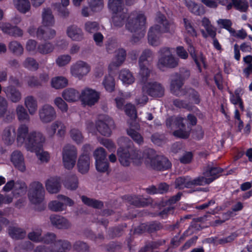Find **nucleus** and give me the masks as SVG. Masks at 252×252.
Wrapping results in <instances>:
<instances>
[{
    "label": "nucleus",
    "mask_w": 252,
    "mask_h": 252,
    "mask_svg": "<svg viewBox=\"0 0 252 252\" xmlns=\"http://www.w3.org/2000/svg\"><path fill=\"white\" fill-rule=\"evenodd\" d=\"M79 92L74 89L68 88L64 90L62 96L68 102H75L80 99Z\"/></svg>",
    "instance_id": "29"
},
{
    "label": "nucleus",
    "mask_w": 252,
    "mask_h": 252,
    "mask_svg": "<svg viewBox=\"0 0 252 252\" xmlns=\"http://www.w3.org/2000/svg\"><path fill=\"white\" fill-rule=\"evenodd\" d=\"M42 230L41 229L38 230L37 231H32L30 232L28 237V238L35 243H40L42 242Z\"/></svg>",
    "instance_id": "62"
},
{
    "label": "nucleus",
    "mask_w": 252,
    "mask_h": 252,
    "mask_svg": "<svg viewBox=\"0 0 252 252\" xmlns=\"http://www.w3.org/2000/svg\"><path fill=\"white\" fill-rule=\"evenodd\" d=\"M13 2L17 9L21 13H26L30 9L29 0H13Z\"/></svg>",
    "instance_id": "42"
},
{
    "label": "nucleus",
    "mask_w": 252,
    "mask_h": 252,
    "mask_svg": "<svg viewBox=\"0 0 252 252\" xmlns=\"http://www.w3.org/2000/svg\"><path fill=\"white\" fill-rule=\"evenodd\" d=\"M151 139L155 145L161 146L165 142V137L163 134L156 132L152 135Z\"/></svg>",
    "instance_id": "56"
},
{
    "label": "nucleus",
    "mask_w": 252,
    "mask_h": 252,
    "mask_svg": "<svg viewBox=\"0 0 252 252\" xmlns=\"http://www.w3.org/2000/svg\"><path fill=\"white\" fill-rule=\"evenodd\" d=\"M63 203L57 200L51 201L48 204L49 209L56 212L63 211Z\"/></svg>",
    "instance_id": "64"
},
{
    "label": "nucleus",
    "mask_w": 252,
    "mask_h": 252,
    "mask_svg": "<svg viewBox=\"0 0 252 252\" xmlns=\"http://www.w3.org/2000/svg\"><path fill=\"white\" fill-rule=\"evenodd\" d=\"M146 162H149L151 168L157 171H165L172 166L169 160L163 156L157 155L154 157L147 156Z\"/></svg>",
    "instance_id": "9"
},
{
    "label": "nucleus",
    "mask_w": 252,
    "mask_h": 252,
    "mask_svg": "<svg viewBox=\"0 0 252 252\" xmlns=\"http://www.w3.org/2000/svg\"><path fill=\"white\" fill-rule=\"evenodd\" d=\"M77 149L73 145H67L64 147L63 151V161L64 167L71 169L75 165L77 158Z\"/></svg>",
    "instance_id": "8"
},
{
    "label": "nucleus",
    "mask_w": 252,
    "mask_h": 252,
    "mask_svg": "<svg viewBox=\"0 0 252 252\" xmlns=\"http://www.w3.org/2000/svg\"><path fill=\"white\" fill-rule=\"evenodd\" d=\"M9 49L16 55H21L23 54L24 49L21 44L17 41H13L9 43Z\"/></svg>",
    "instance_id": "48"
},
{
    "label": "nucleus",
    "mask_w": 252,
    "mask_h": 252,
    "mask_svg": "<svg viewBox=\"0 0 252 252\" xmlns=\"http://www.w3.org/2000/svg\"><path fill=\"white\" fill-rule=\"evenodd\" d=\"M6 95L13 102H18L21 99V94L14 86H10L5 89Z\"/></svg>",
    "instance_id": "30"
},
{
    "label": "nucleus",
    "mask_w": 252,
    "mask_h": 252,
    "mask_svg": "<svg viewBox=\"0 0 252 252\" xmlns=\"http://www.w3.org/2000/svg\"><path fill=\"white\" fill-rule=\"evenodd\" d=\"M28 33L34 36L35 35L39 40H47L53 38L56 35V31L50 28L40 26L36 30L33 26H31L28 30Z\"/></svg>",
    "instance_id": "14"
},
{
    "label": "nucleus",
    "mask_w": 252,
    "mask_h": 252,
    "mask_svg": "<svg viewBox=\"0 0 252 252\" xmlns=\"http://www.w3.org/2000/svg\"><path fill=\"white\" fill-rule=\"evenodd\" d=\"M68 84L67 79L63 76H57L52 78L51 86L56 89L65 88Z\"/></svg>",
    "instance_id": "44"
},
{
    "label": "nucleus",
    "mask_w": 252,
    "mask_h": 252,
    "mask_svg": "<svg viewBox=\"0 0 252 252\" xmlns=\"http://www.w3.org/2000/svg\"><path fill=\"white\" fill-rule=\"evenodd\" d=\"M28 197L33 204L41 203L44 199L45 190L42 184L39 182H32L30 186Z\"/></svg>",
    "instance_id": "7"
},
{
    "label": "nucleus",
    "mask_w": 252,
    "mask_h": 252,
    "mask_svg": "<svg viewBox=\"0 0 252 252\" xmlns=\"http://www.w3.org/2000/svg\"><path fill=\"white\" fill-rule=\"evenodd\" d=\"M73 250L78 252H89V247L83 241H76L73 245Z\"/></svg>",
    "instance_id": "54"
},
{
    "label": "nucleus",
    "mask_w": 252,
    "mask_h": 252,
    "mask_svg": "<svg viewBox=\"0 0 252 252\" xmlns=\"http://www.w3.org/2000/svg\"><path fill=\"white\" fill-rule=\"evenodd\" d=\"M11 161L16 168L23 172L26 170L24 158L22 153L19 151H14L11 155Z\"/></svg>",
    "instance_id": "23"
},
{
    "label": "nucleus",
    "mask_w": 252,
    "mask_h": 252,
    "mask_svg": "<svg viewBox=\"0 0 252 252\" xmlns=\"http://www.w3.org/2000/svg\"><path fill=\"white\" fill-rule=\"evenodd\" d=\"M183 85L184 82L181 77L172 80L170 84L171 93L177 96L181 95L180 94V92Z\"/></svg>",
    "instance_id": "37"
},
{
    "label": "nucleus",
    "mask_w": 252,
    "mask_h": 252,
    "mask_svg": "<svg viewBox=\"0 0 252 252\" xmlns=\"http://www.w3.org/2000/svg\"><path fill=\"white\" fill-rule=\"evenodd\" d=\"M175 188L179 189L190 188V177L182 176L176 178L175 182Z\"/></svg>",
    "instance_id": "40"
},
{
    "label": "nucleus",
    "mask_w": 252,
    "mask_h": 252,
    "mask_svg": "<svg viewBox=\"0 0 252 252\" xmlns=\"http://www.w3.org/2000/svg\"><path fill=\"white\" fill-rule=\"evenodd\" d=\"M47 190L50 193H58L61 187V178L52 177L48 179L45 183Z\"/></svg>",
    "instance_id": "25"
},
{
    "label": "nucleus",
    "mask_w": 252,
    "mask_h": 252,
    "mask_svg": "<svg viewBox=\"0 0 252 252\" xmlns=\"http://www.w3.org/2000/svg\"><path fill=\"white\" fill-rule=\"evenodd\" d=\"M0 29L4 33L14 37H21L23 34L21 29L9 23L0 22Z\"/></svg>",
    "instance_id": "22"
},
{
    "label": "nucleus",
    "mask_w": 252,
    "mask_h": 252,
    "mask_svg": "<svg viewBox=\"0 0 252 252\" xmlns=\"http://www.w3.org/2000/svg\"><path fill=\"white\" fill-rule=\"evenodd\" d=\"M67 34L73 40L80 41L83 38V33L80 28L75 25H71L67 29Z\"/></svg>",
    "instance_id": "28"
},
{
    "label": "nucleus",
    "mask_w": 252,
    "mask_h": 252,
    "mask_svg": "<svg viewBox=\"0 0 252 252\" xmlns=\"http://www.w3.org/2000/svg\"><path fill=\"white\" fill-rule=\"evenodd\" d=\"M143 92L153 97H161L164 94V88L160 83L150 82L145 83L142 87Z\"/></svg>",
    "instance_id": "15"
},
{
    "label": "nucleus",
    "mask_w": 252,
    "mask_h": 252,
    "mask_svg": "<svg viewBox=\"0 0 252 252\" xmlns=\"http://www.w3.org/2000/svg\"><path fill=\"white\" fill-rule=\"evenodd\" d=\"M25 104L29 113L32 115L37 110V103L36 99L32 95L28 96L25 98Z\"/></svg>",
    "instance_id": "41"
},
{
    "label": "nucleus",
    "mask_w": 252,
    "mask_h": 252,
    "mask_svg": "<svg viewBox=\"0 0 252 252\" xmlns=\"http://www.w3.org/2000/svg\"><path fill=\"white\" fill-rule=\"evenodd\" d=\"M119 78L122 81L126 84H131L134 81V78L128 69L122 70L119 74Z\"/></svg>",
    "instance_id": "46"
},
{
    "label": "nucleus",
    "mask_w": 252,
    "mask_h": 252,
    "mask_svg": "<svg viewBox=\"0 0 252 252\" xmlns=\"http://www.w3.org/2000/svg\"><path fill=\"white\" fill-rule=\"evenodd\" d=\"M102 84L106 91L112 93L115 90V81L114 77L110 75L105 76Z\"/></svg>",
    "instance_id": "45"
},
{
    "label": "nucleus",
    "mask_w": 252,
    "mask_h": 252,
    "mask_svg": "<svg viewBox=\"0 0 252 252\" xmlns=\"http://www.w3.org/2000/svg\"><path fill=\"white\" fill-rule=\"evenodd\" d=\"M117 155L120 164L123 166H129L131 162L135 166H140L142 157L139 151L133 147H121L118 149Z\"/></svg>",
    "instance_id": "5"
},
{
    "label": "nucleus",
    "mask_w": 252,
    "mask_h": 252,
    "mask_svg": "<svg viewBox=\"0 0 252 252\" xmlns=\"http://www.w3.org/2000/svg\"><path fill=\"white\" fill-rule=\"evenodd\" d=\"M54 48V46L51 43L46 42L39 44L37 47V50L42 54H47L52 52Z\"/></svg>",
    "instance_id": "51"
},
{
    "label": "nucleus",
    "mask_w": 252,
    "mask_h": 252,
    "mask_svg": "<svg viewBox=\"0 0 252 252\" xmlns=\"http://www.w3.org/2000/svg\"><path fill=\"white\" fill-rule=\"evenodd\" d=\"M81 200L83 203L86 205L95 209H101L104 206V204L102 201L91 198L85 195H82L81 196Z\"/></svg>",
    "instance_id": "36"
},
{
    "label": "nucleus",
    "mask_w": 252,
    "mask_h": 252,
    "mask_svg": "<svg viewBox=\"0 0 252 252\" xmlns=\"http://www.w3.org/2000/svg\"><path fill=\"white\" fill-rule=\"evenodd\" d=\"M165 240L164 239H159L157 241H151L142 248L139 252H151L153 250L158 249L165 244Z\"/></svg>",
    "instance_id": "34"
},
{
    "label": "nucleus",
    "mask_w": 252,
    "mask_h": 252,
    "mask_svg": "<svg viewBox=\"0 0 252 252\" xmlns=\"http://www.w3.org/2000/svg\"><path fill=\"white\" fill-rule=\"evenodd\" d=\"M181 95H188V97L195 104L199 105L201 102V98L199 93L192 88L182 89Z\"/></svg>",
    "instance_id": "27"
},
{
    "label": "nucleus",
    "mask_w": 252,
    "mask_h": 252,
    "mask_svg": "<svg viewBox=\"0 0 252 252\" xmlns=\"http://www.w3.org/2000/svg\"><path fill=\"white\" fill-rule=\"evenodd\" d=\"M207 178L204 175L203 176H199L194 179H192L190 177V188L194 186H203L205 185H209L210 183L207 181Z\"/></svg>",
    "instance_id": "53"
},
{
    "label": "nucleus",
    "mask_w": 252,
    "mask_h": 252,
    "mask_svg": "<svg viewBox=\"0 0 252 252\" xmlns=\"http://www.w3.org/2000/svg\"><path fill=\"white\" fill-rule=\"evenodd\" d=\"M63 184L66 189L75 190L78 188V178L76 175H71L66 178Z\"/></svg>",
    "instance_id": "43"
},
{
    "label": "nucleus",
    "mask_w": 252,
    "mask_h": 252,
    "mask_svg": "<svg viewBox=\"0 0 252 252\" xmlns=\"http://www.w3.org/2000/svg\"><path fill=\"white\" fill-rule=\"evenodd\" d=\"M56 235L52 232H47L42 236V242L46 244H53L52 248L45 246H38L33 252H67L71 248L70 242L66 240L59 239L56 240Z\"/></svg>",
    "instance_id": "2"
},
{
    "label": "nucleus",
    "mask_w": 252,
    "mask_h": 252,
    "mask_svg": "<svg viewBox=\"0 0 252 252\" xmlns=\"http://www.w3.org/2000/svg\"><path fill=\"white\" fill-rule=\"evenodd\" d=\"M123 0H109L108 7L115 15L112 17V22L116 27H122L127 17V14L125 12H121L123 10Z\"/></svg>",
    "instance_id": "6"
},
{
    "label": "nucleus",
    "mask_w": 252,
    "mask_h": 252,
    "mask_svg": "<svg viewBox=\"0 0 252 252\" xmlns=\"http://www.w3.org/2000/svg\"><path fill=\"white\" fill-rule=\"evenodd\" d=\"M99 98V94L91 89L86 88L83 90L80 95L82 104L92 106L97 102Z\"/></svg>",
    "instance_id": "17"
},
{
    "label": "nucleus",
    "mask_w": 252,
    "mask_h": 252,
    "mask_svg": "<svg viewBox=\"0 0 252 252\" xmlns=\"http://www.w3.org/2000/svg\"><path fill=\"white\" fill-rule=\"evenodd\" d=\"M224 171V169L219 166L208 164L204 168L203 175L207 178L208 183L211 184L221 177Z\"/></svg>",
    "instance_id": "16"
},
{
    "label": "nucleus",
    "mask_w": 252,
    "mask_h": 252,
    "mask_svg": "<svg viewBox=\"0 0 252 252\" xmlns=\"http://www.w3.org/2000/svg\"><path fill=\"white\" fill-rule=\"evenodd\" d=\"M233 2L234 8L241 12H246L249 8V3L247 0H231Z\"/></svg>",
    "instance_id": "47"
},
{
    "label": "nucleus",
    "mask_w": 252,
    "mask_h": 252,
    "mask_svg": "<svg viewBox=\"0 0 252 252\" xmlns=\"http://www.w3.org/2000/svg\"><path fill=\"white\" fill-rule=\"evenodd\" d=\"M24 66L30 70L35 71L39 67L38 63L32 58H27L24 62Z\"/></svg>",
    "instance_id": "52"
},
{
    "label": "nucleus",
    "mask_w": 252,
    "mask_h": 252,
    "mask_svg": "<svg viewBox=\"0 0 252 252\" xmlns=\"http://www.w3.org/2000/svg\"><path fill=\"white\" fill-rule=\"evenodd\" d=\"M157 20L160 25H155L151 27L148 33V42L154 46H157L160 44L162 33L169 32L170 28L172 25V23L162 14L158 16Z\"/></svg>",
    "instance_id": "4"
},
{
    "label": "nucleus",
    "mask_w": 252,
    "mask_h": 252,
    "mask_svg": "<svg viewBox=\"0 0 252 252\" xmlns=\"http://www.w3.org/2000/svg\"><path fill=\"white\" fill-rule=\"evenodd\" d=\"M187 43L188 44V51L190 55L195 63L199 72L201 73L202 72L201 63H202L203 64L205 68L206 67L205 58L201 53L198 55L196 53L195 48L192 44L191 40H187Z\"/></svg>",
    "instance_id": "20"
},
{
    "label": "nucleus",
    "mask_w": 252,
    "mask_h": 252,
    "mask_svg": "<svg viewBox=\"0 0 252 252\" xmlns=\"http://www.w3.org/2000/svg\"><path fill=\"white\" fill-rule=\"evenodd\" d=\"M152 56V52L149 49H145L143 51L139 59V74L143 81H146L150 74V70L147 67V65L149 64L148 59Z\"/></svg>",
    "instance_id": "12"
},
{
    "label": "nucleus",
    "mask_w": 252,
    "mask_h": 252,
    "mask_svg": "<svg viewBox=\"0 0 252 252\" xmlns=\"http://www.w3.org/2000/svg\"><path fill=\"white\" fill-rule=\"evenodd\" d=\"M39 116L42 123H50L56 118V112L50 105L44 104L39 110Z\"/></svg>",
    "instance_id": "19"
},
{
    "label": "nucleus",
    "mask_w": 252,
    "mask_h": 252,
    "mask_svg": "<svg viewBox=\"0 0 252 252\" xmlns=\"http://www.w3.org/2000/svg\"><path fill=\"white\" fill-rule=\"evenodd\" d=\"M90 70V66L85 62L79 61L71 67L72 74L78 77H82L86 75Z\"/></svg>",
    "instance_id": "21"
},
{
    "label": "nucleus",
    "mask_w": 252,
    "mask_h": 252,
    "mask_svg": "<svg viewBox=\"0 0 252 252\" xmlns=\"http://www.w3.org/2000/svg\"><path fill=\"white\" fill-rule=\"evenodd\" d=\"M126 56V51L124 49H119L116 52L115 61L109 65V69L111 68V66L115 67L120 66L125 61Z\"/></svg>",
    "instance_id": "35"
},
{
    "label": "nucleus",
    "mask_w": 252,
    "mask_h": 252,
    "mask_svg": "<svg viewBox=\"0 0 252 252\" xmlns=\"http://www.w3.org/2000/svg\"><path fill=\"white\" fill-rule=\"evenodd\" d=\"M162 224L160 222L153 220L141 223L134 228L133 233L142 234L147 232L149 234H153L162 230Z\"/></svg>",
    "instance_id": "13"
},
{
    "label": "nucleus",
    "mask_w": 252,
    "mask_h": 252,
    "mask_svg": "<svg viewBox=\"0 0 252 252\" xmlns=\"http://www.w3.org/2000/svg\"><path fill=\"white\" fill-rule=\"evenodd\" d=\"M16 113L20 121H29L30 119L26 110L22 105H19L17 107Z\"/></svg>",
    "instance_id": "50"
},
{
    "label": "nucleus",
    "mask_w": 252,
    "mask_h": 252,
    "mask_svg": "<svg viewBox=\"0 0 252 252\" xmlns=\"http://www.w3.org/2000/svg\"><path fill=\"white\" fill-rule=\"evenodd\" d=\"M89 5L91 10L96 12L101 10L103 7V0H88Z\"/></svg>",
    "instance_id": "61"
},
{
    "label": "nucleus",
    "mask_w": 252,
    "mask_h": 252,
    "mask_svg": "<svg viewBox=\"0 0 252 252\" xmlns=\"http://www.w3.org/2000/svg\"><path fill=\"white\" fill-rule=\"evenodd\" d=\"M42 23L44 27L49 28L54 24V18L50 8H44L42 12Z\"/></svg>",
    "instance_id": "31"
},
{
    "label": "nucleus",
    "mask_w": 252,
    "mask_h": 252,
    "mask_svg": "<svg viewBox=\"0 0 252 252\" xmlns=\"http://www.w3.org/2000/svg\"><path fill=\"white\" fill-rule=\"evenodd\" d=\"M106 152L102 147L95 150L94 156L95 160V167L98 172L104 173L109 168V164L106 158Z\"/></svg>",
    "instance_id": "11"
},
{
    "label": "nucleus",
    "mask_w": 252,
    "mask_h": 252,
    "mask_svg": "<svg viewBox=\"0 0 252 252\" xmlns=\"http://www.w3.org/2000/svg\"><path fill=\"white\" fill-rule=\"evenodd\" d=\"M99 29V24L96 22L88 21L85 24V29L88 32L94 33Z\"/></svg>",
    "instance_id": "59"
},
{
    "label": "nucleus",
    "mask_w": 252,
    "mask_h": 252,
    "mask_svg": "<svg viewBox=\"0 0 252 252\" xmlns=\"http://www.w3.org/2000/svg\"><path fill=\"white\" fill-rule=\"evenodd\" d=\"M54 103L62 112L64 113L67 112L68 110V105L61 97H56L54 100Z\"/></svg>",
    "instance_id": "63"
},
{
    "label": "nucleus",
    "mask_w": 252,
    "mask_h": 252,
    "mask_svg": "<svg viewBox=\"0 0 252 252\" xmlns=\"http://www.w3.org/2000/svg\"><path fill=\"white\" fill-rule=\"evenodd\" d=\"M89 145H84L82 147L83 153L79 158L77 166L78 171L82 174L88 172L90 169V153L88 151Z\"/></svg>",
    "instance_id": "18"
},
{
    "label": "nucleus",
    "mask_w": 252,
    "mask_h": 252,
    "mask_svg": "<svg viewBox=\"0 0 252 252\" xmlns=\"http://www.w3.org/2000/svg\"><path fill=\"white\" fill-rule=\"evenodd\" d=\"M183 22L186 30L188 33L193 37H196L197 32L191 24V22L187 18H184Z\"/></svg>",
    "instance_id": "57"
},
{
    "label": "nucleus",
    "mask_w": 252,
    "mask_h": 252,
    "mask_svg": "<svg viewBox=\"0 0 252 252\" xmlns=\"http://www.w3.org/2000/svg\"><path fill=\"white\" fill-rule=\"evenodd\" d=\"M126 224L124 223L117 226L110 227L107 232L109 237L113 239L115 237H120L123 233L124 229L126 227Z\"/></svg>",
    "instance_id": "38"
},
{
    "label": "nucleus",
    "mask_w": 252,
    "mask_h": 252,
    "mask_svg": "<svg viewBox=\"0 0 252 252\" xmlns=\"http://www.w3.org/2000/svg\"><path fill=\"white\" fill-rule=\"evenodd\" d=\"M146 22V18L143 13H138L136 15V13L133 12L128 17L126 27L128 31L134 33L132 39L134 42L139 41L144 36Z\"/></svg>",
    "instance_id": "3"
},
{
    "label": "nucleus",
    "mask_w": 252,
    "mask_h": 252,
    "mask_svg": "<svg viewBox=\"0 0 252 252\" xmlns=\"http://www.w3.org/2000/svg\"><path fill=\"white\" fill-rule=\"evenodd\" d=\"M127 199L130 204L137 207L148 206L150 203L147 199L135 195L128 196Z\"/></svg>",
    "instance_id": "32"
},
{
    "label": "nucleus",
    "mask_w": 252,
    "mask_h": 252,
    "mask_svg": "<svg viewBox=\"0 0 252 252\" xmlns=\"http://www.w3.org/2000/svg\"><path fill=\"white\" fill-rule=\"evenodd\" d=\"M29 128L26 125H21L17 131V141L19 144L24 142L27 149L32 152H39L42 149L45 138L39 132L32 131L28 134Z\"/></svg>",
    "instance_id": "1"
},
{
    "label": "nucleus",
    "mask_w": 252,
    "mask_h": 252,
    "mask_svg": "<svg viewBox=\"0 0 252 252\" xmlns=\"http://www.w3.org/2000/svg\"><path fill=\"white\" fill-rule=\"evenodd\" d=\"M50 219L52 225L58 229H67L71 226L70 222L61 216L52 215L50 216Z\"/></svg>",
    "instance_id": "24"
},
{
    "label": "nucleus",
    "mask_w": 252,
    "mask_h": 252,
    "mask_svg": "<svg viewBox=\"0 0 252 252\" xmlns=\"http://www.w3.org/2000/svg\"><path fill=\"white\" fill-rule=\"evenodd\" d=\"M15 137V129L13 126H8L3 130L2 138L5 144L11 145L14 142Z\"/></svg>",
    "instance_id": "26"
},
{
    "label": "nucleus",
    "mask_w": 252,
    "mask_h": 252,
    "mask_svg": "<svg viewBox=\"0 0 252 252\" xmlns=\"http://www.w3.org/2000/svg\"><path fill=\"white\" fill-rule=\"evenodd\" d=\"M8 231L9 236L13 239H23L26 235V232L25 230L15 226L9 227Z\"/></svg>",
    "instance_id": "33"
},
{
    "label": "nucleus",
    "mask_w": 252,
    "mask_h": 252,
    "mask_svg": "<svg viewBox=\"0 0 252 252\" xmlns=\"http://www.w3.org/2000/svg\"><path fill=\"white\" fill-rule=\"evenodd\" d=\"M71 138L77 144L81 143L83 140V136L81 132L78 129L72 128L70 131Z\"/></svg>",
    "instance_id": "55"
},
{
    "label": "nucleus",
    "mask_w": 252,
    "mask_h": 252,
    "mask_svg": "<svg viewBox=\"0 0 252 252\" xmlns=\"http://www.w3.org/2000/svg\"><path fill=\"white\" fill-rule=\"evenodd\" d=\"M124 110L126 114L130 118L137 117V111L134 105L131 103H127L124 106Z\"/></svg>",
    "instance_id": "60"
},
{
    "label": "nucleus",
    "mask_w": 252,
    "mask_h": 252,
    "mask_svg": "<svg viewBox=\"0 0 252 252\" xmlns=\"http://www.w3.org/2000/svg\"><path fill=\"white\" fill-rule=\"evenodd\" d=\"M173 104L175 107L179 109L183 108L188 110L191 109L189 103L187 102L185 100H181L179 98L175 99L173 101Z\"/></svg>",
    "instance_id": "58"
},
{
    "label": "nucleus",
    "mask_w": 252,
    "mask_h": 252,
    "mask_svg": "<svg viewBox=\"0 0 252 252\" xmlns=\"http://www.w3.org/2000/svg\"><path fill=\"white\" fill-rule=\"evenodd\" d=\"M97 130L102 135L109 136L111 134V129L108 124L102 120H98L95 124Z\"/></svg>",
    "instance_id": "39"
},
{
    "label": "nucleus",
    "mask_w": 252,
    "mask_h": 252,
    "mask_svg": "<svg viewBox=\"0 0 252 252\" xmlns=\"http://www.w3.org/2000/svg\"><path fill=\"white\" fill-rule=\"evenodd\" d=\"M127 134L128 135L132 140L137 144L140 145L144 142L143 137L137 131L132 128L127 129L126 130Z\"/></svg>",
    "instance_id": "49"
},
{
    "label": "nucleus",
    "mask_w": 252,
    "mask_h": 252,
    "mask_svg": "<svg viewBox=\"0 0 252 252\" xmlns=\"http://www.w3.org/2000/svg\"><path fill=\"white\" fill-rule=\"evenodd\" d=\"M159 53L161 57L159 59L158 65L159 68L166 67L173 68L178 64V61L170 54L168 47H163L160 49Z\"/></svg>",
    "instance_id": "10"
}]
</instances>
